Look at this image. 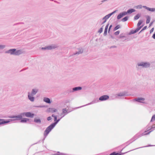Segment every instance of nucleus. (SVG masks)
<instances>
[{
    "mask_svg": "<svg viewBox=\"0 0 155 155\" xmlns=\"http://www.w3.org/2000/svg\"><path fill=\"white\" fill-rule=\"evenodd\" d=\"M34 115V114L29 112L22 113L17 116H14L11 117V118H15L14 119H9L5 120L4 119H0V125L8 123L15 120H20L22 118V117L25 116L28 117L33 118Z\"/></svg>",
    "mask_w": 155,
    "mask_h": 155,
    "instance_id": "1",
    "label": "nucleus"
},
{
    "mask_svg": "<svg viewBox=\"0 0 155 155\" xmlns=\"http://www.w3.org/2000/svg\"><path fill=\"white\" fill-rule=\"evenodd\" d=\"M38 91V89L37 88L33 89L31 92H28V99L31 102L34 101L35 97H33Z\"/></svg>",
    "mask_w": 155,
    "mask_h": 155,
    "instance_id": "2",
    "label": "nucleus"
},
{
    "mask_svg": "<svg viewBox=\"0 0 155 155\" xmlns=\"http://www.w3.org/2000/svg\"><path fill=\"white\" fill-rule=\"evenodd\" d=\"M54 127L55 126L52 124H51L46 128L44 133V138L42 140L43 142H44V140L48 135L49 133L54 128Z\"/></svg>",
    "mask_w": 155,
    "mask_h": 155,
    "instance_id": "3",
    "label": "nucleus"
},
{
    "mask_svg": "<svg viewBox=\"0 0 155 155\" xmlns=\"http://www.w3.org/2000/svg\"><path fill=\"white\" fill-rule=\"evenodd\" d=\"M153 130H151L148 132L145 133L147 132L146 131H145L142 134H140V133H138L136 134L135 136H134L130 140V141H132V142L134 141L135 140H136L138 138L142 136L148 135L150 134V133Z\"/></svg>",
    "mask_w": 155,
    "mask_h": 155,
    "instance_id": "4",
    "label": "nucleus"
},
{
    "mask_svg": "<svg viewBox=\"0 0 155 155\" xmlns=\"http://www.w3.org/2000/svg\"><path fill=\"white\" fill-rule=\"evenodd\" d=\"M150 65V64L149 62L142 61L138 63L136 67L137 70H139L140 66H141L142 68H147L149 67Z\"/></svg>",
    "mask_w": 155,
    "mask_h": 155,
    "instance_id": "5",
    "label": "nucleus"
},
{
    "mask_svg": "<svg viewBox=\"0 0 155 155\" xmlns=\"http://www.w3.org/2000/svg\"><path fill=\"white\" fill-rule=\"evenodd\" d=\"M116 11L113 12L106 15L102 19V20L103 21L102 22L101 25H103L107 21V20L112 15L115 13Z\"/></svg>",
    "mask_w": 155,
    "mask_h": 155,
    "instance_id": "6",
    "label": "nucleus"
},
{
    "mask_svg": "<svg viewBox=\"0 0 155 155\" xmlns=\"http://www.w3.org/2000/svg\"><path fill=\"white\" fill-rule=\"evenodd\" d=\"M58 46L55 44H52L50 45L47 46L45 47H42L41 49L42 50H51L56 48Z\"/></svg>",
    "mask_w": 155,
    "mask_h": 155,
    "instance_id": "7",
    "label": "nucleus"
},
{
    "mask_svg": "<svg viewBox=\"0 0 155 155\" xmlns=\"http://www.w3.org/2000/svg\"><path fill=\"white\" fill-rule=\"evenodd\" d=\"M71 111V110L69 111L68 109H67L66 108H63L62 109V112L60 116H61L63 114V116H62V117H63Z\"/></svg>",
    "mask_w": 155,
    "mask_h": 155,
    "instance_id": "8",
    "label": "nucleus"
},
{
    "mask_svg": "<svg viewBox=\"0 0 155 155\" xmlns=\"http://www.w3.org/2000/svg\"><path fill=\"white\" fill-rule=\"evenodd\" d=\"M128 95L127 94V93L126 92H120V93L117 94H115V96L116 98H117V97H122L123 96H128Z\"/></svg>",
    "mask_w": 155,
    "mask_h": 155,
    "instance_id": "9",
    "label": "nucleus"
},
{
    "mask_svg": "<svg viewBox=\"0 0 155 155\" xmlns=\"http://www.w3.org/2000/svg\"><path fill=\"white\" fill-rule=\"evenodd\" d=\"M109 98V96L107 95H104L101 96L99 99V100L101 101H106Z\"/></svg>",
    "mask_w": 155,
    "mask_h": 155,
    "instance_id": "10",
    "label": "nucleus"
},
{
    "mask_svg": "<svg viewBox=\"0 0 155 155\" xmlns=\"http://www.w3.org/2000/svg\"><path fill=\"white\" fill-rule=\"evenodd\" d=\"M98 101H99V100H98V99H94L91 102H90L88 104H87L85 105L82 106L80 107H79L78 108H79L81 107H84L85 106H87L88 105H89L93 104H94L95 103H97Z\"/></svg>",
    "mask_w": 155,
    "mask_h": 155,
    "instance_id": "11",
    "label": "nucleus"
},
{
    "mask_svg": "<svg viewBox=\"0 0 155 155\" xmlns=\"http://www.w3.org/2000/svg\"><path fill=\"white\" fill-rule=\"evenodd\" d=\"M142 27V26H140V27H138L135 30H132L130 31L129 32V35H131L134 34L137 32L138 31H139Z\"/></svg>",
    "mask_w": 155,
    "mask_h": 155,
    "instance_id": "12",
    "label": "nucleus"
},
{
    "mask_svg": "<svg viewBox=\"0 0 155 155\" xmlns=\"http://www.w3.org/2000/svg\"><path fill=\"white\" fill-rule=\"evenodd\" d=\"M15 49H9L5 52V53L10 54L11 55H15V52L16 51Z\"/></svg>",
    "mask_w": 155,
    "mask_h": 155,
    "instance_id": "13",
    "label": "nucleus"
},
{
    "mask_svg": "<svg viewBox=\"0 0 155 155\" xmlns=\"http://www.w3.org/2000/svg\"><path fill=\"white\" fill-rule=\"evenodd\" d=\"M62 117H61L58 119H57V117L55 118V119L54 120V122L52 123V124L55 127L56 125L58 123V122L62 118Z\"/></svg>",
    "mask_w": 155,
    "mask_h": 155,
    "instance_id": "14",
    "label": "nucleus"
},
{
    "mask_svg": "<svg viewBox=\"0 0 155 155\" xmlns=\"http://www.w3.org/2000/svg\"><path fill=\"white\" fill-rule=\"evenodd\" d=\"M126 15L125 12H122L120 13L117 16V19H119L122 18L124 16Z\"/></svg>",
    "mask_w": 155,
    "mask_h": 155,
    "instance_id": "15",
    "label": "nucleus"
},
{
    "mask_svg": "<svg viewBox=\"0 0 155 155\" xmlns=\"http://www.w3.org/2000/svg\"><path fill=\"white\" fill-rule=\"evenodd\" d=\"M135 100L139 102L144 103V102L141 101H144L145 98L142 97H137L135 99Z\"/></svg>",
    "mask_w": 155,
    "mask_h": 155,
    "instance_id": "16",
    "label": "nucleus"
},
{
    "mask_svg": "<svg viewBox=\"0 0 155 155\" xmlns=\"http://www.w3.org/2000/svg\"><path fill=\"white\" fill-rule=\"evenodd\" d=\"M135 12V10L133 8H131L127 10V12H125L126 15L127 14H130Z\"/></svg>",
    "mask_w": 155,
    "mask_h": 155,
    "instance_id": "17",
    "label": "nucleus"
},
{
    "mask_svg": "<svg viewBox=\"0 0 155 155\" xmlns=\"http://www.w3.org/2000/svg\"><path fill=\"white\" fill-rule=\"evenodd\" d=\"M143 7L144 8L146 9L147 10L151 12H153L155 11V8H150L148 7H147V6H143Z\"/></svg>",
    "mask_w": 155,
    "mask_h": 155,
    "instance_id": "18",
    "label": "nucleus"
},
{
    "mask_svg": "<svg viewBox=\"0 0 155 155\" xmlns=\"http://www.w3.org/2000/svg\"><path fill=\"white\" fill-rule=\"evenodd\" d=\"M83 49L82 48H79L78 49V51H77L75 53H74V55L79 54H81L83 52Z\"/></svg>",
    "mask_w": 155,
    "mask_h": 155,
    "instance_id": "19",
    "label": "nucleus"
},
{
    "mask_svg": "<svg viewBox=\"0 0 155 155\" xmlns=\"http://www.w3.org/2000/svg\"><path fill=\"white\" fill-rule=\"evenodd\" d=\"M43 101L45 102L48 104H50L51 103L50 99L48 97H44Z\"/></svg>",
    "mask_w": 155,
    "mask_h": 155,
    "instance_id": "20",
    "label": "nucleus"
},
{
    "mask_svg": "<svg viewBox=\"0 0 155 155\" xmlns=\"http://www.w3.org/2000/svg\"><path fill=\"white\" fill-rule=\"evenodd\" d=\"M82 89V87H77L73 88L74 92L76 91Z\"/></svg>",
    "mask_w": 155,
    "mask_h": 155,
    "instance_id": "21",
    "label": "nucleus"
},
{
    "mask_svg": "<svg viewBox=\"0 0 155 155\" xmlns=\"http://www.w3.org/2000/svg\"><path fill=\"white\" fill-rule=\"evenodd\" d=\"M109 24H108L106 26L105 29H104V36H106L107 35V29L108 28V27L109 26Z\"/></svg>",
    "mask_w": 155,
    "mask_h": 155,
    "instance_id": "22",
    "label": "nucleus"
},
{
    "mask_svg": "<svg viewBox=\"0 0 155 155\" xmlns=\"http://www.w3.org/2000/svg\"><path fill=\"white\" fill-rule=\"evenodd\" d=\"M20 120L21 122L22 123H25L27 121H29V119L28 118H22Z\"/></svg>",
    "mask_w": 155,
    "mask_h": 155,
    "instance_id": "23",
    "label": "nucleus"
},
{
    "mask_svg": "<svg viewBox=\"0 0 155 155\" xmlns=\"http://www.w3.org/2000/svg\"><path fill=\"white\" fill-rule=\"evenodd\" d=\"M128 152H127V153ZM122 153V154H124V153ZM122 153H116L115 152H113L111 153L109 155H121Z\"/></svg>",
    "mask_w": 155,
    "mask_h": 155,
    "instance_id": "24",
    "label": "nucleus"
},
{
    "mask_svg": "<svg viewBox=\"0 0 155 155\" xmlns=\"http://www.w3.org/2000/svg\"><path fill=\"white\" fill-rule=\"evenodd\" d=\"M50 111L52 113L56 112L57 110L54 108H49Z\"/></svg>",
    "mask_w": 155,
    "mask_h": 155,
    "instance_id": "25",
    "label": "nucleus"
},
{
    "mask_svg": "<svg viewBox=\"0 0 155 155\" xmlns=\"http://www.w3.org/2000/svg\"><path fill=\"white\" fill-rule=\"evenodd\" d=\"M34 122L35 123L41 124V120L40 119H37L36 118H35L34 119Z\"/></svg>",
    "mask_w": 155,
    "mask_h": 155,
    "instance_id": "26",
    "label": "nucleus"
},
{
    "mask_svg": "<svg viewBox=\"0 0 155 155\" xmlns=\"http://www.w3.org/2000/svg\"><path fill=\"white\" fill-rule=\"evenodd\" d=\"M141 14H138L135 16H134V20H137L140 16Z\"/></svg>",
    "mask_w": 155,
    "mask_h": 155,
    "instance_id": "27",
    "label": "nucleus"
},
{
    "mask_svg": "<svg viewBox=\"0 0 155 155\" xmlns=\"http://www.w3.org/2000/svg\"><path fill=\"white\" fill-rule=\"evenodd\" d=\"M74 92V91H73V88L69 89H68L67 91V92L68 94L72 93Z\"/></svg>",
    "mask_w": 155,
    "mask_h": 155,
    "instance_id": "28",
    "label": "nucleus"
},
{
    "mask_svg": "<svg viewBox=\"0 0 155 155\" xmlns=\"http://www.w3.org/2000/svg\"><path fill=\"white\" fill-rule=\"evenodd\" d=\"M21 53V51L20 50H17L15 51V55H18Z\"/></svg>",
    "mask_w": 155,
    "mask_h": 155,
    "instance_id": "29",
    "label": "nucleus"
},
{
    "mask_svg": "<svg viewBox=\"0 0 155 155\" xmlns=\"http://www.w3.org/2000/svg\"><path fill=\"white\" fill-rule=\"evenodd\" d=\"M150 18L149 16H147V20L146 21V23L148 24L149 23L150 21Z\"/></svg>",
    "mask_w": 155,
    "mask_h": 155,
    "instance_id": "30",
    "label": "nucleus"
},
{
    "mask_svg": "<svg viewBox=\"0 0 155 155\" xmlns=\"http://www.w3.org/2000/svg\"><path fill=\"white\" fill-rule=\"evenodd\" d=\"M155 128V124H153V125H151V127L150 128L149 127H148L147 128V129H148V130H147V131H146L147 132V131H148L150 130H151L152 129H153V128Z\"/></svg>",
    "mask_w": 155,
    "mask_h": 155,
    "instance_id": "31",
    "label": "nucleus"
},
{
    "mask_svg": "<svg viewBox=\"0 0 155 155\" xmlns=\"http://www.w3.org/2000/svg\"><path fill=\"white\" fill-rule=\"evenodd\" d=\"M128 19V16H125L121 19V21L123 22H125L127 21Z\"/></svg>",
    "mask_w": 155,
    "mask_h": 155,
    "instance_id": "32",
    "label": "nucleus"
},
{
    "mask_svg": "<svg viewBox=\"0 0 155 155\" xmlns=\"http://www.w3.org/2000/svg\"><path fill=\"white\" fill-rule=\"evenodd\" d=\"M154 120H155V115H153L152 117L151 120H150V123L149 125L150 126H151V124H150L151 122L153 121H154Z\"/></svg>",
    "mask_w": 155,
    "mask_h": 155,
    "instance_id": "33",
    "label": "nucleus"
},
{
    "mask_svg": "<svg viewBox=\"0 0 155 155\" xmlns=\"http://www.w3.org/2000/svg\"><path fill=\"white\" fill-rule=\"evenodd\" d=\"M143 7V6H142L141 5H139L135 6V8L138 9H141Z\"/></svg>",
    "mask_w": 155,
    "mask_h": 155,
    "instance_id": "34",
    "label": "nucleus"
},
{
    "mask_svg": "<svg viewBox=\"0 0 155 155\" xmlns=\"http://www.w3.org/2000/svg\"><path fill=\"white\" fill-rule=\"evenodd\" d=\"M142 22H143V21L141 20H140L139 21L137 24V26L138 27H140V26Z\"/></svg>",
    "mask_w": 155,
    "mask_h": 155,
    "instance_id": "35",
    "label": "nucleus"
},
{
    "mask_svg": "<svg viewBox=\"0 0 155 155\" xmlns=\"http://www.w3.org/2000/svg\"><path fill=\"white\" fill-rule=\"evenodd\" d=\"M120 27V25H117L114 28V31H115L118 29H119Z\"/></svg>",
    "mask_w": 155,
    "mask_h": 155,
    "instance_id": "36",
    "label": "nucleus"
},
{
    "mask_svg": "<svg viewBox=\"0 0 155 155\" xmlns=\"http://www.w3.org/2000/svg\"><path fill=\"white\" fill-rule=\"evenodd\" d=\"M152 146H153V145H148L147 146L142 147H140L137 148L136 149H133V150H136V149H139V148H143V147H147Z\"/></svg>",
    "mask_w": 155,
    "mask_h": 155,
    "instance_id": "37",
    "label": "nucleus"
},
{
    "mask_svg": "<svg viewBox=\"0 0 155 155\" xmlns=\"http://www.w3.org/2000/svg\"><path fill=\"white\" fill-rule=\"evenodd\" d=\"M132 142V141H130V140H129V141L126 142L125 144H126V146H127Z\"/></svg>",
    "mask_w": 155,
    "mask_h": 155,
    "instance_id": "38",
    "label": "nucleus"
},
{
    "mask_svg": "<svg viewBox=\"0 0 155 155\" xmlns=\"http://www.w3.org/2000/svg\"><path fill=\"white\" fill-rule=\"evenodd\" d=\"M5 45H0V49H2L5 48Z\"/></svg>",
    "mask_w": 155,
    "mask_h": 155,
    "instance_id": "39",
    "label": "nucleus"
},
{
    "mask_svg": "<svg viewBox=\"0 0 155 155\" xmlns=\"http://www.w3.org/2000/svg\"><path fill=\"white\" fill-rule=\"evenodd\" d=\"M147 28V26H144L142 29L140 31V32L139 33H140L142 31H143L145 30L146 28Z\"/></svg>",
    "mask_w": 155,
    "mask_h": 155,
    "instance_id": "40",
    "label": "nucleus"
},
{
    "mask_svg": "<svg viewBox=\"0 0 155 155\" xmlns=\"http://www.w3.org/2000/svg\"><path fill=\"white\" fill-rule=\"evenodd\" d=\"M103 28H101L99 30L98 32L100 33H101L103 31Z\"/></svg>",
    "mask_w": 155,
    "mask_h": 155,
    "instance_id": "41",
    "label": "nucleus"
},
{
    "mask_svg": "<svg viewBox=\"0 0 155 155\" xmlns=\"http://www.w3.org/2000/svg\"><path fill=\"white\" fill-rule=\"evenodd\" d=\"M119 33L120 31H117L114 33V34L116 35H118L119 34Z\"/></svg>",
    "mask_w": 155,
    "mask_h": 155,
    "instance_id": "42",
    "label": "nucleus"
},
{
    "mask_svg": "<svg viewBox=\"0 0 155 155\" xmlns=\"http://www.w3.org/2000/svg\"><path fill=\"white\" fill-rule=\"evenodd\" d=\"M52 119V118L50 116H49V117H48L47 118V120H48V121H50Z\"/></svg>",
    "mask_w": 155,
    "mask_h": 155,
    "instance_id": "43",
    "label": "nucleus"
},
{
    "mask_svg": "<svg viewBox=\"0 0 155 155\" xmlns=\"http://www.w3.org/2000/svg\"><path fill=\"white\" fill-rule=\"evenodd\" d=\"M34 107H40V108L43 107H44V106H41V105L38 106H34Z\"/></svg>",
    "mask_w": 155,
    "mask_h": 155,
    "instance_id": "44",
    "label": "nucleus"
},
{
    "mask_svg": "<svg viewBox=\"0 0 155 155\" xmlns=\"http://www.w3.org/2000/svg\"><path fill=\"white\" fill-rule=\"evenodd\" d=\"M112 25H110L109 27V29H108V32L109 33L110 30V29L112 27Z\"/></svg>",
    "mask_w": 155,
    "mask_h": 155,
    "instance_id": "45",
    "label": "nucleus"
},
{
    "mask_svg": "<svg viewBox=\"0 0 155 155\" xmlns=\"http://www.w3.org/2000/svg\"><path fill=\"white\" fill-rule=\"evenodd\" d=\"M51 116L54 118V120L55 119V118L57 117V116L55 115L54 114H52Z\"/></svg>",
    "mask_w": 155,
    "mask_h": 155,
    "instance_id": "46",
    "label": "nucleus"
},
{
    "mask_svg": "<svg viewBox=\"0 0 155 155\" xmlns=\"http://www.w3.org/2000/svg\"><path fill=\"white\" fill-rule=\"evenodd\" d=\"M154 30V28H152L150 31V33H151Z\"/></svg>",
    "mask_w": 155,
    "mask_h": 155,
    "instance_id": "47",
    "label": "nucleus"
},
{
    "mask_svg": "<svg viewBox=\"0 0 155 155\" xmlns=\"http://www.w3.org/2000/svg\"><path fill=\"white\" fill-rule=\"evenodd\" d=\"M152 37L153 38H154V39H155V32L154 33Z\"/></svg>",
    "mask_w": 155,
    "mask_h": 155,
    "instance_id": "48",
    "label": "nucleus"
},
{
    "mask_svg": "<svg viewBox=\"0 0 155 155\" xmlns=\"http://www.w3.org/2000/svg\"><path fill=\"white\" fill-rule=\"evenodd\" d=\"M153 23V22H150V23L149 24V26H151L152 25V24Z\"/></svg>",
    "mask_w": 155,
    "mask_h": 155,
    "instance_id": "49",
    "label": "nucleus"
},
{
    "mask_svg": "<svg viewBox=\"0 0 155 155\" xmlns=\"http://www.w3.org/2000/svg\"><path fill=\"white\" fill-rule=\"evenodd\" d=\"M112 47L113 48H116V46H112Z\"/></svg>",
    "mask_w": 155,
    "mask_h": 155,
    "instance_id": "50",
    "label": "nucleus"
},
{
    "mask_svg": "<svg viewBox=\"0 0 155 155\" xmlns=\"http://www.w3.org/2000/svg\"><path fill=\"white\" fill-rule=\"evenodd\" d=\"M63 115H62L61 116V117L62 116H63Z\"/></svg>",
    "mask_w": 155,
    "mask_h": 155,
    "instance_id": "51",
    "label": "nucleus"
}]
</instances>
